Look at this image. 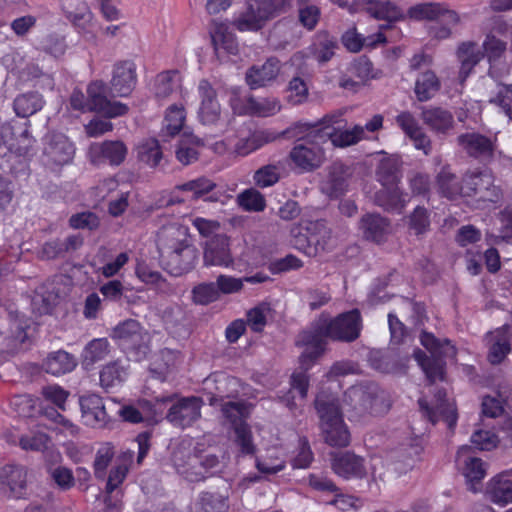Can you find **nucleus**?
I'll list each match as a JSON object with an SVG mask.
<instances>
[{"label":"nucleus","mask_w":512,"mask_h":512,"mask_svg":"<svg viewBox=\"0 0 512 512\" xmlns=\"http://www.w3.org/2000/svg\"><path fill=\"white\" fill-rule=\"evenodd\" d=\"M489 499L500 506L512 504V475L508 469L494 475L487 483Z\"/></svg>","instance_id":"c756f323"},{"label":"nucleus","mask_w":512,"mask_h":512,"mask_svg":"<svg viewBox=\"0 0 512 512\" xmlns=\"http://www.w3.org/2000/svg\"><path fill=\"white\" fill-rule=\"evenodd\" d=\"M230 105L238 115H251L257 117H270L281 111V103L275 97L255 98L252 95L241 97L233 91Z\"/></svg>","instance_id":"ddd939ff"},{"label":"nucleus","mask_w":512,"mask_h":512,"mask_svg":"<svg viewBox=\"0 0 512 512\" xmlns=\"http://www.w3.org/2000/svg\"><path fill=\"white\" fill-rule=\"evenodd\" d=\"M106 88L102 81L92 82L87 88L88 110L114 118L124 115L128 107L120 102H111L105 94Z\"/></svg>","instance_id":"a211bd4d"},{"label":"nucleus","mask_w":512,"mask_h":512,"mask_svg":"<svg viewBox=\"0 0 512 512\" xmlns=\"http://www.w3.org/2000/svg\"><path fill=\"white\" fill-rule=\"evenodd\" d=\"M290 233L294 246L308 256H315L330 248L331 231L323 220L302 218L291 228Z\"/></svg>","instance_id":"6e6552de"},{"label":"nucleus","mask_w":512,"mask_h":512,"mask_svg":"<svg viewBox=\"0 0 512 512\" xmlns=\"http://www.w3.org/2000/svg\"><path fill=\"white\" fill-rule=\"evenodd\" d=\"M315 406L321 419L326 443L334 447L348 446L351 440L350 432L343 421L336 400L320 394L316 398Z\"/></svg>","instance_id":"0eeeda50"},{"label":"nucleus","mask_w":512,"mask_h":512,"mask_svg":"<svg viewBox=\"0 0 512 512\" xmlns=\"http://www.w3.org/2000/svg\"><path fill=\"white\" fill-rule=\"evenodd\" d=\"M335 48V40L327 35H319L316 41L309 48V51L316 61L319 63H325L332 58Z\"/></svg>","instance_id":"5fc2aeb1"},{"label":"nucleus","mask_w":512,"mask_h":512,"mask_svg":"<svg viewBox=\"0 0 512 512\" xmlns=\"http://www.w3.org/2000/svg\"><path fill=\"white\" fill-rule=\"evenodd\" d=\"M347 178V168L341 163H334L322 182L321 189L329 197L337 198L345 193L348 186Z\"/></svg>","instance_id":"4c0bfd02"},{"label":"nucleus","mask_w":512,"mask_h":512,"mask_svg":"<svg viewBox=\"0 0 512 512\" xmlns=\"http://www.w3.org/2000/svg\"><path fill=\"white\" fill-rule=\"evenodd\" d=\"M419 406L428 420L435 424L444 421L448 428H453L457 422V409L453 400L446 397L444 391H438L434 401L429 404L425 399H419Z\"/></svg>","instance_id":"dca6fc26"},{"label":"nucleus","mask_w":512,"mask_h":512,"mask_svg":"<svg viewBox=\"0 0 512 512\" xmlns=\"http://www.w3.org/2000/svg\"><path fill=\"white\" fill-rule=\"evenodd\" d=\"M43 106L42 96L38 93H27L18 96L14 100L15 113L20 117H28L35 114Z\"/></svg>","instance_id":"3c124183"},{"label":"nucleus","mask_w":512,"mask_h":512,"mask_svg":"<svg viewBox=\"0 0 512 512\" xmlns=\"http://www.w3.org/2000/svg\"><path fill=\"white\" fill-rule=\"evenodd\" d=\"M331 468L337 476L345 480L362 479L369 474L364 458L350 451L332 454Z\"/></svg>","instance_id":"f3484780"},{"label":"nucleus","mask_w":512,"mask_h":512,"mask_svg":"<svg viewBox=\"0 0 512 512\" xmlns=\"http://www.w3.org/2000/svg\"><path fill=\"white\" fill-rule=\"evenodd\" d=\"M172 462L177 472L187 478L189 481H199L203 479L202 471L197 470L199 457L192 454L190 444L182 442L172 454Z\"/></svg>","instance_id":"5701e85b"},{"label":"nucleus","mask_w":512,"mask_h":512,"mask_svg":"<svg viewBox=\"0 0 512 512\" xmlns=\"http://www.w3.org/2000/svg\"><path fill=\"white\" fill-rule=\"evenodd\" d=\"M136 85L135 64L130 61L119 62L114 66L111 86L117 96H128Z\"/></svg>","instance_id":"7c9ffc66"},{"label":"nucleus","mask_w":512,"mask_h":512,"mask_svg":"<svg viewBox=\"0 0 512 512\" xmlns=\"http://www.w3.org/2000/svg\"><path fill=\"white\" fill-rule=\"evenodd\" d=\"M237 202L245 211L261 212L266 207L264 196L254 188L241 192L237 196Z\"/></svg>","instance_id":"13d9d810"},{"label":"nucleus","mask_w":512,"mask_h":512,"mask_svg":"<svg viewBox=\"0 0 512 512\" xmlns=\"http://www.w3.org/2000/svg\"><path fill=\"white\" fill-rule=\"evenodd\" d=\"M408 226L416 235L427 232L430 227V213L428 210L425 207L417 206L409 216Z\"/></svg>","instance_id":"774afa93"},{"label":"nucleus","mask_w":512,"mask_h":512,"mask_svg":"<svg viewBox=\"0 0 512 512\" xmlns=\"http://www.w3.org/2000/svg\"><path fill=\"white\" fill-rule=\"evenodd\" d=\"M390 405L383 393H379L374 386H352L343 397V410L350 413L351 421L369 414L378 416L386 413Z\"/></svg>","instance_id":"39448f33"},{"label":"nucleus","mask_w":512,"mask_h":512,"mask_svg":"<svg viewBox=\"0 0 512 512\" xmlns=\"http://www.w3.org/2000/svg\"><path fill=\"white\" fill-rule=\"evenodd\" d=\"M127 154V148L121 141H105L92 143L88 149V157L94 164L108 161L111 165L121 164Z\"/></svg>","instance_id":"b1692460"},{"label":"nucleus","mask_w":512,"mask_h":512,"mask_svg":"<svg viewBox=\"0 0 512 512\" xmlns=\"http://www.w3.org/2000/svg\"><path fill=\"white\" fill-rule=\"evenodd\" d=\"M134 452L133 451H125L122 452L115 460L114 466L111 469L107 484H106V493L108 497L105 499V503L108 507L118 508V499L112 503L111 499L113 493L118 497L121 493L117 489L124 482L129 468L133 462Z\"/></svg>","instance_id":"4be33fe9"},{"label":"nucleus","mask_w":512,"mask_h":512,"mask_svg":"<svg viewBox=\"0 0 512 512\" xmlns=\"http://www.w3.org/2000/svg\"><path fill=\"white\" fill-rule=\"evenodd\" d=\"M272 309L269 304L261 303L247 313V324L254 332L263 331L267 319L271 317Z\"/></svg>","instance_id":"052dcab7"},{"label":"nucleus","mask_w":512,"mask_h":512,"mask_svg":"<svg viewBox=\"0 0 512 512\" xmlns=\"http://www.w3.org/2000/svg\"><path fill=\"white\" fill-rule=\"evenodd\" d=\"M423 122L434 132L446 133L453 127L454 117L451 112L440 107H428L422 110Z\"/></svg>","instance_id":"ea45409f"},{"label":"nucleus","mask_w":512,"mask_h":512,"mask_svg":"<svg viewBox=\"0 0 512 512\" xmlns=\"http://www.w3.org/2000/svg\"><path fill=\"white\" fill-rule=\"evenodd\" d=\"M223 416L231 423L233 428L240 423H246L249 417L251 406L244 402H224L221 404Z\"/></svg>","instance_id":"603ef678"},{"label":"nucleus","mask_w":512,"mask_h":512,"mask_svg":"<svg viewBox=\"0 0 512 512\" xmlns=\"http://www.w3.org/2000/svg\"><path fill=\"white\" fill-rule=\"evenodd\" d=\"M377 180L383 186V190L377 193L376 202L388 211L401 212L409 202L408 195L399 187V165L395 158H383L376 170Z\"/></svg>","instance_id":"7ed1b4c3"},{"label":"nucleus","mask_w":512,"mask_h":512,"mask_svg":"<svg viewBox=\"0 0 512 512\" xmlns=\"http://www.w3.org/2000/svg\"><path fill=\"white\" fill-rule=\"evenodd\" d=\"M337 122V116H326L320 124H315L319 132V137L325 143L331 140L336 147H347L354 145L368 136L364 135V128L361 125H355L349 130H337L332 124Z\"/></svg>","instance_id":"2eb2a0df"},{"label":"nucleus","mask_w":512,"mask_h":512,"mask_svg":"<svg viewBox=\"0 0 512 512\" xmlns=\"http://www.w3.org/2000/svg\"><path fill=\"white\" fill-rule=\"evenodd\" d=\"M456 463L466 478L469 489L476 492L474 483H479L487 473V464L480 458L472 455L471 447L465 445L459 448L456 455Z\"/></svg>","instance_id":"aec40b11"},{"label":"nucleus","mask_w":512,"mask_h":512,"mask_svg":"<svg viewBox=\"0 0 512 512\" xmlns=\"http://www.w3.org/2000/svg\"><path fill=\"white\" fill-rule=\"evenodd\" d=\"M75 147L62 133H52L47 136L44 154L49 161L56 165L69 163L74 156Z\"/></svg>","instance_id":"393cba45"},{"label":"nucleus","mask_w":512,"mask_h":512,"mask_svg":"<svg viewBox=\"0 0 512 512\" xmlns=\"http://www.w3.org/2000/svg\"><path fill=\"white\" fill-rule=\"evenodd\" d=\"M215 187V183L206 177H200L194 180H190L181 185L175 187L176 190L191 193L192 197L199 198Z\"/></svg>","instance_id":"69168bd1"},{"label":"nucleus","mask_w":512,"mask_h":512,"mask_svg":"<svg viewBox=\"0 0 512 512\" xmlns=\"http://www.w3.org/2000/svg\"><path fill=\"white\" fill-rule=\"evenodd\" d=\"M156 246L162 257L177 261L182 256L188 261L183 270H188L196 258L195 249L189 244L188 229L176 222L162 226L156 234Z\"/></svg>","instance_id":"423d86ee"},{"label":"nucleus","mask_w":512,"mask_h":512,"mask_svg":"<svg viewBox=\"0 0 512 512\" xmlns=\"http://www.w3.org/2000/svg\"><path fill=\"white\" fill-rule=\"evenodd\" d=\"M204 263L206 266L221 267H229L233 264L229 249V238L226 235L217 234L206 243Z\"/></svg>","instance_id":"a878e982"},{"label":"nucleus","mask_w":512,"mask_h":512,"mask_svg":"<svg viewBox=\"0 0 512 512\" xmlns=\"http://www.w3.org/2000/svg\"><path fill=\"white\" fill-rule=\"evenodd\" d=\"M135 275L146 285H150L158 292L169 294L173 292L171 285L163 278L160 272L150 269L145 263H138Z\"/></svg>","instance_id":"de8ad7c7"},{"label":"nucleus","mask_w":512,"mask_h":512,"mask_svg":"<svg viewBox=\"0 0 512 512\" xmlns=\"http://www.w3.org/2000/svg\"><path fill=\"white\" fill-rule=\"evenodd\" d=\"M111 351V346L106 338H95L83 349L82 365L89 369L97 362L104 360Z\"/></svg>","instance_id":"37998d69"},{"label":"nucleus","mask_w":512,"mask_h":512,"mask_svg":"<svg viewBox=\"0 0 512 512\" xmlns=\"http://www.w3.org/2000/svg\"><path fill=\"white\" fill-rule=\"evenodd\" d=\"M186 118L185 109L181 105H171L165 114L163 130L169 135L177 134L183 127Z\"/></svg>","instance_id":"4d7b16f0"},{"label":"nucleus","mask_w":512,"mask_h":512,"mask_svg":"<svg viewBox=\"0 0 512 512\" xmlns=\"http://www.w3.org/2000/svg\"><path fill=\"white\" fill-rule=\"evenodd\" d=\"M360 229L366 239L382 242L391 232L389 221L379 214H366L361 218Z\"/></svg>","instance_id":"58836bf2"},{"label":"nucleus","mask_w":512,"mask_h":512,"mask_svg":"<svg viewBox=\"0 0 512 512\" xmlns=\"http://www.w3.org/2000/svg\"><path fill=\"white\" fill-rule=\"evenodd\" d=\"M439 89L440 81L431 70L420 73L416 78L414 91L417 99L421 102L431 99Z\"/></svg>","instance_id":"49530a36"},{"label":"nucleus","mask_w":512,"mask_h":512,"mask_svg":"<svg viewBox=\"0 0 512 512\" xmlns=\"http://www.w3.org/2000/svg\"><path fill=\"white\" fill-rule=\"evenodd\" d=\"M338 6L347 8L350 13L365 11L378 20L388 22L398 21L404 18L403 10L394 2L386 0H354L352 3L344 0H333Z\"/></svg>","instance_id":"4468645a"},{"label":"nucleus","mask_w":512,"mask_h":512,"mask_svg":"<svg viewBox=\"0 0 512 512\" xmlns=\"http://www.w3.org/2000/svg\"><path fill=\"white\" fill-rule=\"evenodd\" d=\"M137 158L151 168H155L162 160L163 153L160 144L155 138H148L141 141L137 148Z\"/></svg>","instance_id":"8fccbe9b"},{"label":"nucleus","mask_w":512,"mask_h":512,"mask_svg":"<svg viewBox=\"0 0 512 512\" xmlns=\"http://www.w3.org/2000/svg\"><path fill=\"white\" fill-rule=\"evenodd\" d=\"M421 344L430 352L431 358L420 349L414 351V358L430 382L442 380L445 371L443 359H454L457 353L455 346L448 339H438L432 333L423 332Z\"/></svg>","instance_id":"f03ea898"},{"label":"nucleus","mask_w":512,"mask_h":512,"mask_svg":"<svg viewBox=\"0 0 512 512\" xmlns=\"http://www.w3.org/2000/svg\"><path fill=\"white\" fill-rule=\"evenodd\" d=\"M510 330L511 326L505 324L487 334L486 339L489 344L488 359L492 364H499L510 352Z\"/></svg>","instance_id":"f704fd0d"},{"label":"nucleus","mask_w":512,"mask_h":512,"mask_svg":"<svg viewBox=\"0 0 512 512\" xmlns=\"http://www.w3.org/2000/svg\"><path fill=\"white\" fill-rule=\"evenodd\" d=\"M361 331V316L358 310L340 314L334 319L321 315L311 329L302 331L296 338L295 344L302 349L299 363L302 369L308 370L324 353L326 338L352 342Z\"/></svg>","instance_id":"f257e3e1"},{"label":"nucleus","mask_w":512,"mask_h":512,"mask_svg":"<svg viewBox=\"0 0 512 512\" xmlns=\"http://www.w3.org/2000/svg\"><path fill=\"white\" fill-rule=\"evenodd\" d=\"M437 182L440 192L449 199H454L462 195V185L456 180L455 175L448 167H443L437 176Z\"/></svg>","instance_id":"864d4df0"},{"label":"nucleus","mask_w":512,"mask_h":512,"mask_svg":"<svg viewBox=\"0 0 512 512\" xmlns=\"http://www.w3.org/2000/svg\"><path fill=\"white\" fill-rule=\"evenodd\" d=\"M80 407L84 423L93 428L104 427L108 422V414L100 396L88 394L80 397Z\"/></svg>","instance_id":"cd10ccee"},{"label":"nucleus","mask_w":512,"mask_h":512,"mask_svg":"<svg viewBox=\"0 0 512 512\" xmlns=\"http://www.w3.org/2000/svg\"><path fill=\"white\" fill-rule=\"evenodd\" d=\"M128 372L125 365L120 361H113L106 364L100 371V385L109 389L121 385L127 378Z\"/></svg>","instance_id":"09e8293b"},{"label":"nucleus","mask_w":512,"mask_h":512,"mask_svg":"<svg viewBox=\"0 0 512 512\" xmlns=\"http://www.w3.org/2000/svg\"><path fill=\"white\" fill-rule=\"evenodd\" d=\"M219 298L215 283H201L192 290V300L195 304L207 305Z\"/></svg>","instance_id":"338daca9"},{"label":"nucleus","mask_w":512,"mask_h":512,"mask_svg":"<svg viewBox=\"0 0 512 512\" xmlns=\"http://www.w3.org/2000/svg\"><path fill=\"white\" fill-rule=\"evenodd\" d=\"M234 429V442L243 455H253L256 452V446L253 442V435L250 426L247 423H240Z\"/></svg>","instance_id":"bf43d9fd"},{"label":"nucleus","mask_w":512,"mask_h":512,"mask_svg":"<svg viewBox=\"0 0 512 512\" xmlns=\"http://www.w3.org/2000/svg\"><path fill=\"white\" fill-rule=\"evenodd\" d=\"M154 94L158 99H166L173 95L182 94V77L177 70L159 73L154 80Z\"/></svg>","instance_id":"e433bc0d"},{"label":"nucleus","mask_w":512,"mask_h":512,"mask_svg":"<svg viewBox=\"0 0 512 512\" xmlns=\"http://www.w3.org/2000/svg\"><path fill=\"white\" fill-rule=\"evenodd\" d=\"M388 27V25H381L377 33L367 37H363L353 28L344 33L342 42L349 51L354 53L359 52L363 47L375 48L387 42L383 30Z\"/></svg>","instance_id":"c9c22d12"},{"label":"nucleus","mask_w":512,"mask_h":512,"mask_svg":"<svg viewBox=\"0 0 512 512\" xmlns=\"http://www.w3.org/2000/svg\"><path fill=\"white\" fill-rule=\"evenodd\" d=\"M110 336L134 361L144 360L150 352V334L137 320L127 319L120 322L113 328Z\"/></svg>","instance_id":"1a4fd4ad"},{"label":"nucleus","mask_w":512,"mask_h":512,"mask_svg":"<svg viewBox=\"0 0 512 512\" xmlns=\"http://www.w3.org/2000/svg\"><path fill=\"white\" fill-rule=\"evenodd\" d=\"M49 437L40 431H31L19 438V446L25 451L41 452L48 448Z\"/></svg>","instance_id":"680f3d73"},{"label":"nucleus","mask_w":512,"mask_h":512,"mask_svg":"<svg viewBox=\"0 0 512 512\" xmlns=\"http://www.w3.org/2000/svg\"><path fill=\"white\" fill-rule=\"evenodd\" d=\"M280 179V168L275 164H267L255 171L253 180L256 186L267 188L275 185Z\"/></svg>","instance_id":"0e129e2a"},{"label":"nucleus","mask_w":512,"mask_h":512,"mask_svg":"<svg viewBox=\"0 0 512 512\" xmlns=\"http://www.w3.org/2000/svg\"><path fill=\"white\" fill-rule=\"evenodd\" d=\"M489 103L495 105L509 119H512V84H498Z\"/></svg>","instance_id":"6e6d98bb"},{"label":"nucleus","mask_w":512,"mask_h":512,"mask_svg":"<svg viewBox=\"0 0 512 512\" xmlns=\"http://www.w3.org/2000/svg\"><path fill=\"white\" fill-rule=\"evenodd\" d=\"M228 497L215 492H202L193 504L194 512H227Z\"/></svg>","instance_id":"79ce46f5"},{"label":"nucleus","mask_w":512,"mask_h":512,"mask_svg":"<svg viewBox=\"0 0 512 512\" xmlns=\"http://www.w3.org/2000/svg\"><path fill=\"white\" fill-rule=\"evenodd\" d=\"M211 38L216 52L223 50L232 55L238 53L239 45L236 36L230 31L226 23L214 22Z\"/></svg>","instance_id":"a19ab883"},{"label":"nucleus","mask_w":512,"mask_h":512,"mask_svg":"<svg viewBox=\"0 0 512 512\" xmlns=\"http://www.w3.org/2000/svg\"><path fill=\"white\" fill-rule=\"evenodd\" d=\"M297 128L309 130V132L294 144L289 152V159L299 172H311L319 168L325 160L322 147L324 142L319 137L315 124H298Z\"/></svg>","instance_id":"20e7f679"},{"label":"nucleus","mask_w":512,"mask_h":512,"mask_svg":"<svg viewBox=\"0 0 512 512\" xmlns=\"http://www.w3.org/2000/svg\"><path fill=\"white\" fill-rule=\"evenodd\" d=\"M6 309L11 323L12 337L23 343L27 339L26 329L29 327L30 320L21 315L16 309H13L12 305H9Z\"/></svg>","instance_id":"e2e57ef3"},{"label":"nucleus","mask_w":512,"mask_h":512,"mask_svg":"<svg viewBox=\"0 0 512 512\" xmlns=\"http://www.w3.org/2000/svg\"><path fill=\"white\" fill-rule=\"evenodd\" d=\"M483 52L474 42H463L457 50V58L461 64L459 77L463 82L470 75L471 71L485 56L487 61L507 53V43L494 34H488L483 42Z\"/></svg>","instance_id":"9d476101"},{"label":"nucleus","mask_w":512,"mask_h":512,"mask_svg":"<svg viewBox=\"0 0 512 512\" xmlns=\"http://www.w3.org/2000/svg\"><path fill=\"white\" fill-rule=\"evenodd\" d=\"M202 405L198 397L181 398L170 407L167 419L176 427H189L200 418Z\"/></svg>","instance_id":"6ab92c4d"},{"label":"nucleus","mask_w":512,"mask_h":512,"mask_svg":"<svg viewBox=\"0 0 512 512\" xmlns=\"http://www.w3.org/2000/svg\"><path fill=\"white\" fill-rule=\"evenodd\" d=\"M462 195L476 197L479 207H487V203L495 204L503 197L502 190L494 185V177L488 170L468 172L462 181Z\"/></svg>","instance_id":"9b49d317"},{"label":"nucleus","mask_w":512,"mask_h":512,"mask_svg":"<svg viewBox=\"0 0 512 512\" xmlns=\"http://www.w3.org/2000/svg\"><path fill=\"white\" fill-rule=\"evenodd\" d=\"M280 71V64L276 58H269L262 65H254L246 72V83L251 89L265 87L274 81Z\"/></svg>","instance_id":"2f4dec72"},{"label":"nucleus","mask_w":512,"mask_h":512,"mask_svg":"<svg viewBox=\"0 0 512 512\" xmlns=\"http://www.w3.org/2000/svg\"><path fill=\"white\" fill-rule=\"evenodd\" d=\"M288 133H290V129L280 133L270 129L257 130L245 138H240L234 146V151L239 156H247Z\"/></svg>","instance_id":"c85d7f7f"},{"label":"nucleus","mask_w":512,"mask_h":512,"mask_svg":"<svg viewBox=\"0 0 512 512\" xmlns=\"http://www.w3.org/2000/svg\"><path fill=\"white\" fill-rule=\"evenodd\" d=\"M396 123L410 138L417 150L423 151L425 155L430 154L432 148L430 138L425 134L412 113L408 111L401 112L396 117Z\"/></svg>","instance_id":"bb28decb"},{"label":"nucleus","mask_w":512,"mask_h":512,"mask_svg":"<svg viewBox=\"0 0 512 512\" xmlns=\"http://www.w3.org/2000/svg\"><path fill=\"white\" fill-rule=\"evenodd\" d=\"M200 106L198 119L203 125H214L221 115V107L217 100V94L213 86L206 79L200 80L198 84Z\"/></svg>","instance_id":"412c9836"},{"label":"nucleus","mask_w":512,"mask_h":512,"mask_svg":"<svg viewBox=\"0 0 512 512\" xmlns=\"http://www.w3.org/2000/svg\"><path fill=\"white\" fill-rule=\"evenodd\" d=\"M0 484L8 489L12 497H23L27 487V470L14 465L0 468Z\"/></svg>","instance_id":"72a5a7b5"},{"label":"nucleus","mask_w":512,"mask_h":512,"mask_svg":"<svg viewBox=\"0 0 512 512\" xmlns=\"http://www.w3.org/2000/svg\"><path fill=\"white\" fill-rule=\"evenodd\" d=\"M458 145L469 156L479 159H488L493 154L492 141L479 133L471 132L461 134L458 138Z\"/></svg>","instance_id":"473e14b6"},{"label":"nucleus","mask_w":512,"mask_h":512,"mask_svg":"<svg viewBox=\"0 0 512 512\" xmlns=\"http://www.w3.org/2000/svg\"><path fill=\"white\" fill-rule=\"evenodd\" d=\"M203 141L193 134L184 133L176 149V158L183 165H189L198 159L199 148Z\"/></svg>","instance_id":"c03bdc74"},{"label":"nucleus","mask_w":512,"mask_h":512,"mask_svg":"<svg viewBox=\"0 0 512 512\" xmlns=\"http://www.w3.org/2000/svg\"><path fill=\"white\" fill-rule=\"evenodd\" d=\"M76 366L74 358L67 352L59 350L48 355L43 367L54 376L71 372Z\"/></svg>","instance_id":"a18cd8bd"},{"label":"nucleus","mask_w":512,"mask_h":512,"mask_svg":"<svg viewBox=\"0 0 512 512\" xmlns=\"http://www.w3.org/2000/svg\"><path fill=\"white\" fill-rule=\"evenodd\" d=\"M288 0H252L245 12L233 21L241 32L259 30L269 18L281 11Z\"/></svg>","instance_id":"f8f14e48"}]
</instances>
